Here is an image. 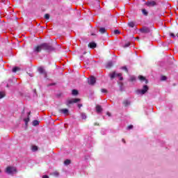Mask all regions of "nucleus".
Wrapping results in <instances>:
<instances>
[{
  "mask_svg": "<svg viewBox=\"0 0 178 178\" xmlns=\"http://www.w3.org/2000/svg\"><path fill=\"white\" fill-rule=\"evenodd\" d=\"M42 47L44 51H47V52H51V51H55V48L52 47L49 43H43L42 44Z\"/></svg>",
  "mask_w": 178,
  "mask_h": 178,
  "instance_id": "1",
  "label": "nucleus"
},
{
  "mask_svg": "<svg viewBox=\"0 0 178 178\" xmlns=\"http://www.w3.org/2000/svg\"><path fill=\"white\" fill-rule=\"evenodd\" d=\"M6 172L8 175H14V173H17V170L15 167L8 166L6 169Z\"/></svg>",
  "mask_w": 178,
  "mask_h": 178,
  "instance_id": "2",
  "label": "nucleus"
},
{
  "mask_svg": "<svg viewBox=\"0 0 178 178\" xmlns=\"http://www.w3.org/2000/svg\"><path fill=\"white\" fill-rule=\"evenodd\" d=\"M109 76L111 80H113L115 77H120V81L123 80V76H122V74L120 73L117 74L116 72H113L112 74H109Z\"/></svg>",
  "mask_w": 178,
  "mask_h": 178,
  "instance_id": "3",
  "label": "nucleus"
},
{
  "mask_svg": "<svg viewBox=\"0 0 178 178\" xmlns=\"http://www.w3.org/2000/svg\"><path fill=\"white\" fill-rule=\"evenodd\" d=\"M77 102H80V99H70L66 101V105L69 106L72 104H77Z\"/></svg>",
  "mask_w": 178,
  "mask_h": 178,
  "instance_id": "4",
  "label": "nucleus"
},
{
  "mask_svg": "<svg viewBox=\"0 0 178 178\" xmlns=\"http://www.w3.org/2000/svg\"><path fill=\"white\" fill-rule=\"evenodd\" d=\"M97 83V79L94 76H90V78H88V83L89 86H94Z\"/></svg>",
  "mask_w": 178,
  "mask_h": 178,
  "instance_id": "5",
  "label": "nucleus"
},
{
  "mask_svg": "<svg viewBox=\"0 0 178 178\" xmlns=\"http://www.w3.org/2000/svg\"><path fill=\"white\" fill-rule=\"evenodd\" d=\"M139 31L143 34H148V33H151V29L147 26H143L139 30Z\"/></svg>",
  "mask_w": 178,
  "mask_h": 178,
  "instance_id": "6",
  "label": "nucleus"
},
{
  "mask_svg": "<svg viewBox=\"0 0 178 178\" xmlns=\"http://www.w3.org/2000/svg\"><path fill=\"white\" fill-rule=\"evenodd\" d=\"M149 89V88H148V86L145 85L143 86V88L142 90H138V94H141L142 95H144V94H145V92H147Z\"/></svg>",
  "mask_w": 178,
  "mask_h": 178,
  "instance_id": "7",
  "label": "nucleus"
},
{
  "mask_svg": "<svg viewBox=\"0 0 178 178\" xmlns=\"http://www.w3.org/2000/svg\"><path fill=\"white\" fill-rule=\"evenodd\" d=\"M42 49H43L42 44L38 46H35L33 49V51L36 54H38V52H41Z\"/></svg>",
  "mask_w": 178,
  "mask_h": 178,
  "instance_id": "8",
  "label": "nucleus"
},
{
  "mask_svg": "<svg viewBox=\"0 0 178 178\" xmlns=\"http://www.w3.org/2000/svg\"><path fill=\"white\" fill-rule=\"evenodd\" d=\"M38 72L40 73V74H44V77L47 76V72H45V70L44 67H40L38 68Z\"/></svg>",
  "mask_w": 178,
  "mask_h": 178,
  "instance_id": "9",
  "label": "nucleus"
},
{
  "mask_svg": "<svg viewBox=\"0 0 178 178\" xmlns=\"http://www.w3.org/2000/svg\"><path fill=\"white\" fill-rule=\"evenodd\" d=\"M59 113H63L64 115H68L69 110L67 108H62L58 110Z\"/></svg>",
  "mask_w": 178,
  "mask_h": 178,
  "instance_id": "10",
  "label": "nucleus"
},
{
  "mask_svg": "<svg viewBox=\"0 0 178 178\" xmlns=\"http://www.w3.org/2000/svg\"><path fill=\"white\" fill-rule=\"evenodd\" d=\"M147 6H156V3L155 1H150L146 3Z\"/></svg>",
  "mask_w": 178,
  "mask_h": 178,
  "instance_id": "11",
  "label": "nucleus"
},
{
  "mask_svg": "<svg viewBox=\"0 0 178 178\" xmlns=\"http://www.w3.org/2000/svg\"><path fill=\"white\" fill-rule=\"evenodd\" d=\"M139 80H140V81H145V84H148V80L147 79H145L144 76L140 75L138 76Z\"/></svg>",
  "mask_w": 178,
  "mask_h": 178,
  "instance_id": "12",
  "label": "nucleus"
},
{
  "mask_svg": "<svg viewBox=\"0 0 178 178\" xmlns=\"http://www.w3.org/2000/svg\"><path fill=\"white\" fill-rule=\"evenodd\" d=\"M102 111H103L102 107L100 105L96 106V112H97V113H101Z\"/></svg>",
  "mask_w": 178,
  "mask_h": 178,
  "instance_id": "13",
  "label": "nucleus"
},
{
  "mask_svg": "<svg viewBox=\"0 0 178 178\" xmlns=\"http://www.w3.org/2000/svg\"><path fill=\"white\" fill-rule=\"evenodd\" d=\"M88 47H90V48H92V49H94V48H97V43L90 42L88 44Z\"/></svg>",
  "mask_w": 178,
  "mask_h": 178,
  "instance_id": "14",
  "label": "nucleus"
},
{
  "mask_svg": "<svg viewBox=\"0 0 178 178\" xmlns=\"http://www.w3.org/2000/svg\"><path fill=\"white\" fill-rule=\"evenodd\" d=\"M99 33H101V34H105L106 33V29L102 27L99 29Z\"/></svg>",
  "mask_w": 178,
  "mask_h": 178,
  "instance_id": "15",
  "label": "nucleus"
},
{
  "mask_svg": "<svg viewBox=\"0 0 178 178\" xmlns=\"http://www.w3.org/2000/svg\"><path fill=\"white\" fill-rule=\"evenodd\" d=\"M81 118L83 120H86V119H87V115L86 113H81Z\"/></svg>",
  "mask_w": 178,
  "mask_h": 178,
  "instance_id": "16",
  "label": "nucleus"
},
{
  "mask_svg": "<svg viewBox=\"0 0 178 178\" xmlns=\"http://www.w3.org/2000/svg\"><path fill=\"white\" fill-rule=\"evenodd\" d=\"M51 176H55V177H59V172L58 171H55L50 174Z\"/></svg>",
  "mask_w": 178,
  "mask_h": 178,
  "instance_id": "17",
  "label": "nucleus"
},
{
  "mask_svg": "<svg viewBox=\"0 0 178 178\" xmlns=\"http://www.w3.org/2000/svg\"><path fill=\"white\" fill-rule=\"evenodd\" d=\"M129 27H131V29L134 28V26H136V24L134 22H130L128 23Z\"/></svg>",
  "mask_w": 178,
  "mask_h": 178,
  "instance_id": "18",
  "label": "nucleus"
},
{
  "mask_svg": "<svg viewBox=\"0 0 178 178\" xmlns=\"http://www.w3.org/2000/svg\"><path fill=\"white\" fill-rule=\"evenodd\" d=\"M31 149L33 152H35L36 151H38V147H37L36 145H33L31 147Z\"/></svg>",
  "mask_w": 178,
  "mask_h": 178,
  "instance_id": "19",
  "label": "nucleus"
},
{
  "mask_svg": "<svg viewBox=\"0 0 178 178\" xmlns=\"http://www.w3.org/2000/svg\"><path fill=\"white\" fill-rule=\"evenodd\" d=\"M71 162H72V161H71L70 160L67 159V160H65V161H64V165H65L66 166H67L68 165H70Z\"/></svg>",
  "mask_w": 178,
  "mask_h": 178,
  "instance_id": "20",
  "label": "nucleus"
},
{
  "mask_svg": "<svg viewBox=\"0 0 178 178\" xmlns=\"http://www.w3.org/2000/svg\"><path fill=\"white\" fill-rule=\"evenodd\" d=\"M113 66V63L112 61H109L106 65V67H112Z\"/></svg>",
  "mask_w": 178,
  "mask_h": 178,
  "instance_id": "21",
  "label": "nucleus"
},
{
  "mask_svg": "<svg viewBox=\"0 0 178 178\" xmlns=\"http://www.w3.org/2000/svg\"><path fill=\"white\" fill-rule=\"evenodd\" d=\"M19 70H20V67H15L13 69V73H16V72H19Z\"/></svg>",
  "mask_w": 178,
  "mask_h": 178,
  "instance_id": "22",
  "label": "nucleus"
},
{
  "mask_svg": "<svg viewBox=\"0 0 178 178\" xmlns=\"http://www.w3.org/2000/svg\"><path fill=\"white\" fill-rule=\"evenodd\" d=\"M72 95H79V91L77 90H72Z\"/></svg>",
  "mask_w": 178,
  "mask_h": 178,
  "instance_id": "23",
  "label": "nucleus"
},
{
  "mask_svg": "<svg viewBox=\"0 0 178 178\" xmlns=\"http://www.w3.org/2000/svg\"><path fill=\"white\" fill-rule=\"evenodd\" d=\"M142 13H143L145 16H148V11H147V10H145V9H143V10H142Z\"/></svg>",
  "mask_w": 178,
  "mask_h": 178,
  "instance_id": "24",
  "label": "nucleus"
},
{
  "mask_svg": "<svg viewBox=\"0 0 178 178\" xmlns=\"http://www.w3.org/2000/svg\"><path fill=\"white\" fill-rule=\"evenodd\" d=\"M40 124V122L38 120H34L33 122V126H38Z\"/></svg>",
  "mask_w": 178,
  "mask_h": 178,
  "instance_id": "25",
  "label": "nucleus"
},
{
  "mask_svg": "<svg viewBox=\"0 0 178 178\" xmlns=\"http://www.w3.org/2000/svg\"><path fill=\"white\" fill-rule=\"evenodd\" d=\"M123 104H124V106H127L130 105V102L125 100V101H124Z\"/></svg>",
  "mask_w": 178,
  "mask_h": 178,
  "instance_id": "26",
  "label": "nucleus"
},
{
  "mask_svg": "<svg viewBox=\"0 0 178 178\" xmlns=\"http://www.w3.org/2000/svg\"><path fill=\"white\" fill-rule=\"evenodd\" d=\"M24 120L25 122V124L27 125V123H29V122H30V118L28 117L27 118H25Z\"/></svg>",
  "mask_w": 178,
  "mask_h": 178,
  "instance_id": "27",
  "label": "nucleus"
},
{
  "mask_svg": "<svg viewBox=\"0 0 178 178\" xmlns=\"http://www.w3.org/2000/svg\"><path fill=\"white\" fill-rule=\"evenodd\" d=\"M5 93L3 92H0V99H2V98H4Z\"/></svg>",
  "mask_w": 178,
  "mask_h": 178,
  "instance_id": "28",
  "label": "nucleus"
},
{
  "mask_svg": "<svg viewBox=\"0 0 178 178\" xmlns=\"http://www.w3.org/2000/svg\"><path fill=\"white\" fill-rule=\"evenodd\" d=\"M122 69L123 70H125V72H126L127 73H129V70H127V67H126V66L122 67Z\"/></svg>",
  "mask_w": 178,
  "mask_h": 178,
  "instance_id": "29",
  "label": "nucleus"
},
{
  "mask_svg": "<svg viewBox=\"0 0 178 178\" xmlns=\"http://www.w3.org/2000/svg\"><path fill=\"white\" fill-rule=\"evenodd\" d=\"M123 47H124V48H127V47H130V42L126 43Z\"/></svg>",
  "mask_w": 178,
  "mask_h": 178,
  "instance_id": "30",
  "label": "nucleus"
},
{
  "mask_svg": "<svg viewBox=\"0 0 178 178\" xmlns=\"http://www.w3.org/2000/svg\"><path fill=\"white\" fill-rule=\"evenodd\" d=\"M114 34H115V35L120 34V31L119 30L116 29L114 31Z\"/></svg>",
  "mask_w": 178,
  "mask_h": 178,
  "instance_id": "31",
  "label": "nucleus"
},
{
  "mask_svg": "<svg viewBox=\"0 0 178 178\" xmlns=\"http://www.w3.org/2000/svg\"><path fill=\"white\" fill-rule=\"evenodd\" d=\"M130 81H136V77H134V76H131V78H130Z\"/></svg>",
  "mask_w": 178,
  "mask_h": 178,
  "instance_id": "32",
  "label": "nucleus"
},
{
  "mask_svg": "<svg viewBox=\"0 0 178 178\" xmlns=\"http://www.w3.org/2000/svg\"><path fill=\"white\" fill-rule=\"evenodd\" d=\"M44 19H49V14H45Z\"/></svg>",
  "mask_w": 178,
  "mask_h": 178,
  "instance_id": "33",
  "label": "nucleus"
},
{
  "mask_svg": "<svg viewBox=\"0 0 178 178\" xmlns=\"http://www.w3.org/2000/svg\"><path fill=\"white\" fill-rule=\"evenodd\" d=\"M170 37H172V38H175L176 35H175V33H170Z\"/></svg>",
  "mask_w": 178,
  "mask_h": 178,
  "instance_id": "34",
  "label": "nucleus"
},
{
  "mask_svg": "<svg viewBox=\"0 0 178 178\" xmlns=\"http://www.w3.org/2000/svg\"><path fill=\"white\" fill-rule=\"evenodd\" d=\"M161 80H162V81H165V80H166V76H163L161 77Z\"/></svg>",
  "mask_w": 178,
  "mask_h": 178,
  "instance_id": "35",
  "label": "nucleus"
},
{
  "mask_svg": "<svg viewBox=\"0 0 178 178\" xmlns=\"http://www.w3.org/2000/svg\"><path fill=\"white\" fill-rule=\"evenodd\" d=\"M102 92H108V90L106 89H102Z\"/></svg>",
  "mask_w": 178,
  "mask_h": 178,
  "instance_id": "36",
  "label": "nucleus"
},
{
  "mask_svg": "<svg viewBox=\"0 0 178 178\" xmlns=\"http://www.w3.org/2000/svg\"><path fill=\"white\" fill-rule=\"evenodd\" d=\"M128 129L130 130V129H133V125H129V127H128Z\"/></svg>",
  "mask_w": 178,
  "mask_h": 178,
  "instance_id": "37",
  "label": "nucleus"
},
{
  "mask_svg": "<svg viewBox=\"0 0 178 178\" xmlns=\"http://www.w3.org/2000/svg\"><path fill=\"white\" fill-rule=\"evenodd\" d=\"M106 115H107L108 116H109V117L112 116V115H111V113H109V112H107Z\"/></svg>",
  "mask_w": 178,
  "mask_h": 178,
  "instance_id": "38",
  "label": "nucleus"
},
{
  "mask_svg": "<svg viewBox=\"0 0 178 178\" xmlns=\"http://www.w3.org/2000/svg\"><path fill=\"white\" fill-rule=\"evenodd\" d=\"M94 126H99V124L97 123V122H95V123L94 124Z\"/></svg>",
  "mask_w": 178,
  "mask_h": 178,
  "instance_id": "39",
  "label": "nucleus"
},
{
  "mask_svg": "<svg viewBox=\"0 0 178 178\" xmlns=\"http://www.w3.org/2000/svg\"><path fill=\"white\" fill-rule=\"evenodd\" d=\"M42 178H49V177H48V175H44Z\"/></svg>",
  "mask_w": 178,
  "mask_h": 178,
  "instance_id": "40",
  "label": "nucleus"
},
{
  "mask_svg": "<svg viewBox=\"0 0 178 178\" xmlns=\"http://www.w3.org/2000/svg\"><path fill=\"white\" fill-rule=\"evenodd\" d=\"M81 106H83V104H78V107L81 108Z\"/></svg>",
  "mask_w": 178,
  "mask_h": 178,
  "instance_id": "41",
  "label": "nucleus"
},
{
  "mask_svg": "<svg viewBox=\"0 0 178 178\" xmlns=\"http://www.w3.org/2000/svg\"><path fill=\"white\" fill-rule=\"evenodd\" d=\"M29 76H30V77H33V74H29Z\"/></svg>",
  "mask_w": 178,
  "mask_h": 178,
  "instance_id": "42",
  "label": "nucleus"
},
{
  "mask_svg": "<svg viewBox=\"0 0 178 178\" xmlns=\"http://www.w3.org/2000/svg\"><path fill=\"white\" fill-rule=\"evenodd\" d=\"M86 65H88V60L86 61Z\"/></svg>",
  "mask_w": 178,
  "mask_h": 178,
  "instance_id": "43",
  "label": "nucleus"
},
{
  "mask_svg": "<svg viewBox=\"0 0 178 178\" xmlns=\"http://www.w3.org/2000/svg\"><path fill=\"white\" fill-rule=\"evenodd\" d=\"M122 142L126 143V140H124V139H122Z\"/></svg>",
  "mask_w": 178,
  "mask_h": 178,
  "instance_id": "44",
  "label": "nucleus"
},
{
  "mask_svg": "<svg viewBox=\"0 0 178 178\" xmlns=\"http://www.w3.org/2000/svg\"><path fill=\"white\" fill-rule=\"evenodd\" d=\"M31 112L28 113V115H31Z\"/></svg>",
  "mask_w": 178,
  "mask_h": 178,
  "instance_id": "45",
  "label": "nucleus"
},
{
  "mask_svg": "<svg viewBox=\"0 0 178 178\" xmlns=\"http://www.w3.org/2000/svg\"><path fill=\"white\" fill-rule=\"evenodd\" d=\"M7 87H9V85H8V84H7Z\"/></svg>",
  "mask_w": 178,
  "mask_h": 178,
  "instance_id": "46",
  "label": "nucleus"
},
{
  "mask_svg": "<svg viewBox=\"0 0 178 178\" xmlns=\"http://www.w3.org/2000/svg\"><path fill=\"white\" fill-rule=\"evenodd\" d=\"M92 35H94V33H92Z\"/></svg>",
  "mask_w": 178,
  "mask_h": 178,
  "instance_id": "47",
  "label": "nucleus"
},
{
  "mask_svg": "<svg viewBox=\"0 0 178 178\" xmlns=\"http://www.w3.org/2000/svg\"><path fill=\"white\" fill-rule=\"evenodd\" d=\"M34 92H35V90H34Z\"/></svg>",
  "mask_w": 178,
  "mask_h": 178,
  "instance_id": "48",
  "label": "nucleus"
},
{
  "mask_svg": "<svg viewBox=\"0 0 178 178\" xmlns=\"http://www.w3.org/2000/svg\"><path fill=\"white\" fill-rule=\"evenodd\" d=\"M1 170H0V173H1Z\"/></svg>",
  "mask_w": 178,
  "mask_h": 178,
  "instance_id": "49",
  "label": "nucleus"
}]
</instances>
